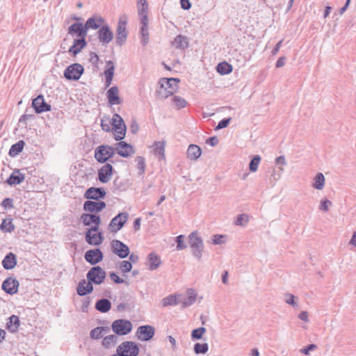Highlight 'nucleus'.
Listing matches in <instances>:
<instances>
[{"label": "nucleus", "instance_id": "f8f14e48", "mask_svg": "<svg viewBox=\"0 0 356 356\" xmlns=\"http://www.w3.org/2000/svg\"><path fill=\"white\" fill-rule=\"evenodd\" d=\"M99 42L104 46L109 44L113 39V33L108 24L102 26L97 31Z\"/></svg>", "mask_w": 356, "mask_h": 356}, {"label": "nucleus", "instance_id": "a878e982", "mask_svg": "<svg viewBox=\"0 0 356 356\" xmlns=\"http://www.w3.org/2000/svg\"><path fill=\"white\" fill-rule=\"evenodd\" d=\"M92 230L88 229L86 232V241L90 245H98L103 241V236L102 233L92 234Z\"/></svg>", "mask_w": 356, "mask_h": 356}, {"label": "nucleus", "instance_id": "393cba45", "mask_svg": "<svg viewBox=\"0 0 356 356\" xmlns=\"http://www.w3.org/2000/svg\"><path fill=\"white\" fill-rule=\"evenodd\" d=\"M25 179V175L20 172V170L15 169L13 173L6 179V183L10 186L20 184Z\"/></svg>", "mask_w": 356, "mask_h": 356}, {"label": "nucleus", "instance_id": "cd10ccee", "mask_svg": "<svg viewBox=\"0 0 356 356\" xmlns=\"http://www.w3.org/2000/svg\"><path fill=\"white\" fill-rule=\"evenodd\" d=\"M93 291V286L88 282L86 283L85 280H82L79 282L76 291L77 294L80 296H85L91 293Z\"/></svg>", "mask_w": 356, "mask_h": 356}, {"label": "nucleus", "instance_id": "ea45409f", "mask_svg": "<svg viewBox=\"0 0 356 356\" xmlns=\"http://www.w3.org/2000/svg\"><path fill=\"white\" fill-rule=\"evenodd\" d=\"M232 70V65L225 61L218 63L216 66V71L221 75L229 74Z\"/></svg>", "mask_w": 356, "mask_h": 356}, {"label": "nucleus", "instance_id": "052dcab7", "mask_svg": "<svg viewBox=\"0 0 356 356\" xmlns=\"http://www.w3.org/2000/svg\"><path fill=\"white\" fill-rule=\"evenodd\" d=\"M232 118H223L222 120H221L218 125L216 127L215 129L216 130H219V129H224L225 127H227L230 121H231Z\"/></svg>", "mask_w": 356, "mask_h": 356}, {"label": "nucleus", "instance_id": "de8ad7c7", "mask_svg": "<svg viewBox=\"0 0 356 356\" xmlns=\"http://www.w3.org/2000/svg\"><path fill=\"white\" fill-rule=\"evenodd\" d=\"M249 221V216L245 213L238 215L235 221L234 225L245 227Z\"/></svg>", "mask_w": 356, "mask_h": 356}, {"label": "nucleus", "instance_id": "603ef678", "mask_svg": "<svg viewBox=\"0 0 356 356\" xmlns=\"http://www.w3.org/2000/svg\"><path fill=\"white\" fill-rule=\"evenodd\" d=\"M184 235L182 234H180L175 238V241L177 243L176 249L177 250H182L187 248V245L184 241Z\"/></svg>", "mask_w": 356, "mask_h": 356}, {"label": "nucleus", "instance_id": "dca6fc26", "mask_svg": "<svg viewBox=\"0 0 356 356\" xmlns=\"http://www.w3.org/2000/svg\"><path fill=\"white\" fill-rule=\"evenodd\" d=\"M106 204L104 201L87 200L83 204V210L86 212L97 214L105 209Z\"/></svg>", "mask_w": 356, "mask_h": 356}, {"label": "nucleus", "instance_id": "5fc2aeb1", "mask_svg": "<svg viewBox=\"0 0 356 356\" xmlns=\"http://www.w3.org/2000/svg\"><path fill=\"white\" fill-rule=\"evenodd\" d=\"M136 162L137 163V168L140 170V175H142L145 172V161L143 156H137L136 158Z\"/></svg>", "mask_w": 356, "mask_h": 356}, {"label": "nucleus", "instance_id": "13d9d810", "mask_svg": "<svg viewBox=\"0 0 356 356\" xmlns=\"http://www.w3.org/2000/svg\"><path fill=\"white\" fill-rule=\"evenodd\" d=\"M1 205L6 209H10L14 208L13 200L10 197H6L1 202Z\"/></svg>", "mask_w": 356, "mask_h": 356}, {"label": "nucleus", "instance_id": "8fccbe9b", "mask_svg": "<svg viewBox=\"0 0 356 356\" xmlns=\"http://www.w3.org/2000/svg\"><path fill=\"white\" fill-rule=\"evenodd\" d=\"M172 102L177 109H181L186 106L187 102L184 98L179 96H174L172 98Z\"/></svg>", "mask_w": 356, "mask_h": 356}, {"label": "nucleus", "instance_id": "58836bf2", "mask_svg": "<svg viewBox=\"0 0 356 356\" xmlns=\"http://www.w3.org/2000/svg\"><path fill=\"white\" fill-rule=\"evenodd\" d=\"M165 146L164 141L155 142L153 147V152L155 156H159L160 159H165Z\"/></svg>", "mask_w": 356, "mask_h": 356}, {"label": "nucleus", "instance_id": "9d476101", "mask_svg": "<svg viewBox=\"0 0 356 356\" xmlns=\"http://www.w3.org/2000/svg\"><path fill=\"white\" fill-rule=\"evenodd\" d=\"M129 218V213L127 212L119 213L110 222L108 227L111 233H116L120 230Z\"/></svg>", "mask_w": 356, "mask_h": 356}, {"label": "nucleus", "instance_id": "f3484780", "mask_svg": "<svg viewBox=\"0 0 356 356\" xmlns=\"http://www.w3.org/2000/svg\"><path fill=\"white\" fill-rule=\"evenodd\" d=\"M84 258L90 264L95 266L103 260L104 254L99 248L91 249L86 252Z\"/></svg>", "mask_w": 356, "mask_h": 356}, {"label": "nucleus", "instance_id": "680f3d73", "mask_svg": "<svg viewBox=\"0 0 356 356\" xmlns=\"http://www.w3.org/2000/svg\"><path fill=\"white\" fill-rule=\"evenodd\" d=\"M331 204H332V202L329 200H327V199L322 200L321 202V204H320V206H319V209L322 210V211H327L328 209H329V207Z\"/></svg>", "mask_w": 356, "mask_h": 356}, {"label": "nucleus", "instance_id": "a19ab883", "mask_svg": "<svg viewBox=\"0 0 356 356\" xmlns=\"http://www.w3.org/2000/svg\"><path fill=\"white\" fill-rule=\"evenodd\" d=\"M325 185V177L323 173L318 172L314 177V182L312 184V186L317 189L321 190L323 188Z\"/></svg>", "mask_w": 356, "mask_h": 356}, {"label": "nucleus", "instance_id": "f03ea898", "mask_svg": "<svg viewBox=\"0 0 356 356\" xmlns=\"http://www.w3.org/2000/svg\"><path fill=\"white\" fill-rule=\"evenodd\" d=\"M188 243L193 256L197 260H200L202 257L204 245L202 238L197 235V232H193L188 235Z\"/></svg>", "mask_w": 356, "mask_h": 356}, {"label": "nucleus", "instance_id": "412c9836", "mask_svg": "<svg viewBox=\"0 0 356 356\" xmlns=\"http://www.w3.org/2000/svg\"><path fill=\"white\" fill-rule=\"evenodd\" d=\"M113 168L110 163H106L98 170V179L101 183H107L111 180Z\"/></svg>", "mask_w": 356, "mask_h": 356}, {"label": "nucleus", "instance_id": "4d7b16f0", "mask_svg": "<svg viewBox=\"0 0 356 356\" xmlns=\"http://www.w3.org/2000/svg\"><path fill=\"white\" fill-rule=\"evenodd\" d=\"M226 238L225 235L222 234H214L212 236V243L214 245H221L225 243V238Z\"/></svg>", "mask_w": 356, "mask_h": 356}, {"label": "nucleus", "instance_id": "4468645a", "mask_svg": "<svg viewBox=\"0 0 356 356\" xmlns=\"http://www.w3.org/2000/svg\"><path fill=\"white\" fill-rule=\"evenodd\" d=\"M155 333V329L152 325H141L137 329L136 335L143 341H147L152 339Z\"/></svg>", "mask_w": 356, "mask_h": 356}, {"label": "nucleus", "instance_id": "9b49d317", "mask_svg": "<svg viewBox=\"0 0 356 356\" xmlns=\"http://www.w3.org/2000/svg\"><path fill=\"white\" fill-rule=\"evenodd\" d=\"M67 34L76 38H86L88 31L84 24L75 22L71 24L67 29Z\"/></svg>", "mask_w": 356, "mask_h": 356}, {"label": "nucleus", "instance_id": "4c0bfd02", "mask_svg": "<svg viewBox=\"0 0 356 356\" xmlns=\"http://www.w3.org/2000/svg\"><path fill=\"white\" fill-rule=\"evenodd\" d=\"M182 295H170L161 300L163 307L175 306L179 304V298Z\"/></svg>", "mask_w": 356, "mask_h": 356}, {"label": "nucleus", "instance_id": "5701e85b", "mask_svg": "<svg viewBox=\"0 0 356 356\" xmlns=\"http://www.w3.org/2000/svg\"><path fill=\"white\" fill-rule=\"evenodd\" d=\"M197 294L194 289H188L187 290V296H183L179 298V303L181 305V308H186L195 303L196 300Z\"/></svg>", "mask_w": 356, "mask_h": 356}, {"label": "nucleus", "instance_id": "473e14b6", "mask_svg": "<svg viewBox=\"0 0 356 356\" xmlns=\"http://www.w3.org/2000/svg\"><path fill=\"white\" fill-rule=\"evenodd\" d=\"M172 45L176 49H185L188 47L187 37L183 35H178L172 42Z\"/></svg>", "mask_w": 356, "mask_h": 356}, {"label": "nucleus", "instance_id": "4be33fe9", "mask_svg": "<svg viewBox=\"0 0 356 356\" xmlns=\"http://www.w3.org/2000/svg\"><path fill=\"white\" fill-rule=\"evenodd\" d=\"M86 46H87L86 38H74L73 40L72 45L70 47L68 52L72 56H76Z\"/></svg>", "mask_w": 356, "mask_h": 356}, {"label": "nucleus", "instance_id": "774afa93", "mask_svg": "<svg viewBox=\"0 0 356 356\" xmlns=\"http://www.w3.org/2000/svg\"><path fill=\"white\" fill-rule=\"evenodd\" d=\"M90 61L93 64L97 65L99 62V56L95 52L90 53Z\"/></svg>", "mask_w": 356, "mask_h": 356}, {"label": "nucleus", "instance_id": "aec40b11", "mask_svg": "<svg viewBox=\"0 0 356 356\" xmlns=\"http://www.w3.org/2000/svg\"><path fill=\"white\" fill-rule=\"evenodd\" d=\"M106 195V193L103 188L90 187L84 193V197L87 200H93L101 201Z\"/></svg>", "mask_w": 356, "mask_h": 356}, {"label": "nucleus", "instance_id": "c85d7f7f", "mask_svg": "<svg viewBox=\"0 0 356 356\" xmlns=\"http://www.w3.org/2000/svg\"><path fill=\"white\" fill-rule=\"evenodd\" d=\"M17 264L16 255L13 252L8 253L2 261V266L6 270H11Z\"/></svg>", "mask_w": 356, "mask_h": 356}, {"label": "nucleus", "instance_id": "f257e3e1", "mask_svg": "<svg viewBox=\"0 0 356 356\" xmlns=\"http://www.w3.org/2000/svg\"><path fill=\"white\" fill-rule=\"evenodd\" d=\"M179 81L177 78H162L159 83L160 89L156 90V93L162 98H167L173 95L178 88L177 83Z\"/></svg>", "mask_w": 356, "mask_h": 356}, {"label": "nucleus", "instance_id": "bb28decb", "mask_svg": "<svg viewBox=\"0 0 356 356\" xmlns=\"http://www.w3.org/2000/svg\"><path fill=\"white\" fill-rule=\"evenodd\" d=\"M105 22V20L102 17L93 16L88 18L84 24L87 31L90 29H99L102 25Z\"/></svg>", "mask_w": 356, "mask_h": 356}, {"label": "nucleus", "instance_id": "423d86ee", "mask_svg": "<svg viewBox=\"0 0 356 356\" xmlns=\"http://www.w3.org/2000/svg\"><path fill=\"white\" fill-rule=\"evenodd\" d=\"M113 130L117 133L115 139L116 140H122L125 137L127 127L125 123L122 118V117L118 114L115 113L111 118V124Z\"/></svg>", "mask_w": 356, "mask_h": 356}, {"label": "nucleus", "instance_id": "c756f323", "mask_svg": "<svg viewBox=\"0 0 356 356\" xmlns=\"http://www.w3.org/2000/svg\"><path fill=\"white\" fill-rule=\"evenodd\" d=\"M148 268L149 270H154L158 268L161 264V257L154 252H150L147 256Z\"/></svg>", "mask_w": 356, "mask_h": 356}, {"label": "nucleus", "instance_id": "f704fd0d", "mask_svg": "<svg viewBox=\"0 0 356 356\" xmlns=\"http://www.w3.org/2000/svg\"><path fill=\"white\" fill-rule=\"evenodd\" d=\"M25 145V142L22 140H20L16 143L12 145L8 152L9 156L11 157H15L18 155L23 151Z\"/></svg>", "mask_w": 356, "mask_h": 356}, {"label": "nucleus", "instance_id": "ddd939ff", "mask_svg": "<svg viewBox=\"0 0 356 356\" xmlns=\"http://www.w3.org/2000/svg\"><path fill=\"white\" fill-rule=\"evenodd\" d=\"M113 252L121 259L127 257L129 254V248L119 240H113L111 242Z\"/></svg>", "mask_w": 356, "mask_h": 356}, {"label": "nucleus", "instance_id": "6e6d98bb", "mask_svg": "<svg viewBox=\"0 0 356 356\" xmlns=\"http://www.w3.org/2000/svg\"><path fill=\"white\" fill-rule=\"evenodd\" d=\"M113 188L115 191H123L126 189V186L122 183V181L119 178H116L113 181Z\"/></svg>", "mask_w": 356, "mask_h": 356}, {"label": "nucleus", "instance_id": "20e7f679", "mask_svg": "<svg viewBox=\"0 0 356 356\" xmlns=\"http://www.w3.org/2000/svg\"><path fill=\"white\" fill-rule=\"evenodd\" d=\"M115 149L108 145H102L98 146L95 150V159L98 163H104L107 161L114 163L113 160H110L115 154Z\"/></svg>", "mask_w": 356, "mask_h": 356}, {"label": "nucleus", "instance_id": "7c9ffc66", "mask_svg": "<svg viewBox=\"0 0 356 356\" xmlns=\"http://www.w3.org/2000/svg\"><path fill=\"white\" fill-rule=\"evenodd\" d=\"M111 302L108 299L101 298L96 302L95 308L102 313H106L111 309Z\"/></svg>", "mask_w": 356, "mask_h": 356}, {"label": "nucleus", "instance_id": "e433bc0d", "mask_svg": "<svg viewBox=\"0 0 356 356\" xmlns=\"http://www.w3.org/2000/svg\"><path fill=\"white\" fill-rule=\"evenodd\" d=\"M19 322L18 316L15 315L10 316L6 323V329L12 333L15 332L19 326Z\"/></svg>", "mask_w": 356, "mask_h": 356}, {"label": "nucleus", "instance_id": "3c124183", "mask_svg": "<svg viewBox=\"0 0 356 356\" xmlns=\"http://www.w3.org/2000/svg\"><path fill=\"white\" fill-rule=\"evenodd\" d=\"M140 35L142 36L141 43L143 46H145L149 42L148 26H141Z\"/></svg>", "mask_w": 356, "mask_h": 356}, {"label": "nucleus", "instance_id": "1a4fd4ad", "mask_svg": "<svg viewBox=\"0 0 356 356\" xmlns=\"http://www.w3.org/2000/svg\"><path fill=\"white\" fill-rule=\"evenodd\" d=\"M84 72V67L79 63L69 65L64 71V77L70 81H77Z\"/></svg>", "mask_w": 356, "mask_h": 356}, {"label": "nucleus", "instance_id": "0e129e2a", "mask_svg": "<svg viewBox=\"0 0 356 356\" xmlns=\"http://www.w3.org/2000/svg\"><path fill=\"white\" fill-rule=\"evenodd\" d=\"M137 7L138 15H141L143 13H147L148 4L146 1H144V3H143L142 5L137 6Z\"/></svg>", "mask_w": 356, "mask_h": 356}, {"label": "nucleus", "instance_id": "a211bd4d", "mask_svg": "<svg viewBox=\"0 0 356 356\" xmlns=\"http://www.w3.org/2000/svg\"><path fill=\"white\" fill-rule=\"evenodd\" d=\"M115 144V152L123 158H128L135 153L134 147L124 141L118 140Z\"/></svg>", "mask_w": 356, "mask_h": 356}, {"label": "nucleus", "instance_id": "2eb2a0df", "mask_svg": "<svg viewBox=\"0 0 356 356\" xmlns=\"http://www.w3.org/2000/svg\"><path fill=\"white\" fill-rule=\"evenodd\" d=\"M19 286V281L16 278L10 276L3 282L1 289L6 293L13 295L17 293Z\"/></svg>", "mask_w": 356, "mask_h": 356}, {"label": "nucleus", "instance_id": "49530a36", "mask_svg": "<svg viewBox=\"0 0 356 356\" xmlns=\"http://www.w3.org/2000/svg\"><path fill=\"white\" fill-rule=\"evenodd\" d=\"M111 119L109 116L104 115L101 119L102 129L106 132H109L111 130Z\"/></svg>", "mask_w": 356, "mask_h": 356}, {"label": "nucleus", "instance_id": "338daca9", "mask_svg": "<svg viewBox=\"0 0 356 356\" xmlns=\"http://www.w3.org/2000/svg\"><path fill=\"white\" fill-rule=\"evenodd\" d=\"M206 143L214 147L218 143V138L217 136L209 137L207 139Z\"/></svg>", "mask_w": 356, "mask_h": 356}, {"label": "nucleus", "instance_id": "39448f33", "mask_svg": "<svg viewBox=\"0 0 356 356\" xmlns=\"http://www.w3.org/2000/svg\"><path fill=\"white\" fill-rule=\"evenodd\" d=\"M106 273L105 270L99 266H92L87 273V280L92 285H99L102 284L106 279Z\"/></svg>", "mask_w": 356, "mask_h": 356}, {"label": "nucleus", "instance_id": "6ab92c4d", "mask_svg": "<svg viewBox=\"0 0 356 356\" xmlns=\"http://www.w3.org/2000/svg\"><path fill=\"white\" fill-rule=\"evenodd\" d=\"M32 107L36 113H42L51 111V105L45 102L42 95H38L32 100Z\"/></svg>", "mask_w": 356, "mask_h": 356}, {"label": "nucleus", "instance_id": "6e6552de", "mask_svg": "<svg viewBox=\"0 0 356 356\" xmlns=\"http://www.w3.org/2000/svg\"><path fill=\"white\" fill-rule=\"evenodd\" d=\"M81 220L85 226H90L89 229L93 232H97L101 224V218L98 214L92 213H83L81 215Z\"/></svg>", "mask_w": 356, "mask_h": 356}, {"label": "nucleus", "instance_id": "c9c22d12", "mask_svg": "<svg viewBox=\"0 0 356 356\" xmlns=\"http://www.w3.org/2000/svg\"><path fill=\"white\" fill-rule=\"evenodd\" d=\"M110 332L108 327H97L92 329L90 332V336L93 339H99L103 337V335Z\"/></svg>", "mask_w": 356, "mask_h": 356}, {"label": "nucleus", "instance_id": "bf43d9fd", "mask_svg": "<svg viewBox=\"0 0 356 356\" xmlns=\"http://www.w3.org/2000/svg\"><path fill=\"white\" fill-rule=\"evenodd\" d=\"M109 276L113 282L115 284H122L125 283L127 285H129V282L124 281L123 279L120 278L117 273L115 272H111L109 273Z\"/></svg>", "mask_w": 356, "mask_h": 356}, {"label": "nucleus", "instance_id": "864d4df0", "mask_svg": "<svg viewBox=\"0 0 356 356\" xmlns=\"http://www.w3.org/2000/svg\"><path fill=\"white\" fill-rule=\"evenodd\" d=\"M120 270L122 273H127L131 270L132 264L129 261L124 260L120 263Z\"/></svg>", "mask_w": 356, "mask_h": 356}, {"label": "nucleus", "instance_id": "37998d69", "mask_svg": "<svg viewBox=\"0 0 356 356\" xmlns=\"http://www.w3.org/2000/svg\"><path fill=\"white\" fill-rule=\"evenodd\" d=\"M193 350L196 355L206 354L209 350V345L207 343H196L194 345Z\"/></svg>", "mask_w": 356, "mask_h": 356}, {"label": "nucleus", "instance_id": "69168bd1", "mask_svg": "<svg viewBox=\"0 0 356 356\" xmlns=\"http://www.w3.org/2000/svg\"><path fill=\"white\" fill-rule=\"evenodd\" d=\"M286 300H285V302L290 305H292L293 307H296L297 305L296 302H295V296H293V294L291 293H286Z\"/></svg>", "mask_w": 356, "mask_h": 356}, {"label": "nucleus", "instance_id": "79ce46f5", "mask_svg": "<svg viewBox=\"0 0 356 356\" xmlns=\"http://www.w3.org/2000/svg\"><path fill=\"white\" fill-rule=\"evenodd\" d=\"M118 337L115 334H111L105 337L102 341V346L106 348H110L116 344Z\"/></svg>", "mask_w": 356, "mask_h": 356}, {"label": "nucleus", "instance_id": "7ed1b4c3", "mask_svg": "<svg viewBox=\"0 0 356 356\" xmlns=\"http://www.w3.org/2000/svg\"><path fill=\"white\" fill-rule=\"evenodd\" d=\"M127 17L125 14L120 16L115 35V44L118 47H122L127 41L128 36V31L127 30Z\"/></svg>", "mask_w": 356, "mask_h": 356}, {"label": "nucleus", "instance_id": "72a5a7b5", "mask_svg": "<svg viewBox=\"0 0 356 356\" xmlns=\"http://www.w3.org/2000/svg\"><path fill=\"white\" fill-rule=\"evenodd\" d=\"M202 154L201 148L194 144H191L188 146L187 149V156L191 160H197Z\"/></svg>", "mask_w": 356, "mask_h": 356}, {"label": "nucleus", "instance_id": "e2e57ef3", "mask_svg": "<svg viewBox=\"0 0 356 356\" xmlns=\"http://www.w3.org/2000/svg\"><path fill=\"white\" fill-rule=\"evenodd\" d=\"M317 348V346L314 343L309 344L304 348L300 350V352L305 355H309L310 351H312Z\"/></svg>", "mask_w": 356, "mask_h": 356}, {"label": "nucleus", "instance_id": "c03bdc74", "mask_svg": "<svg viewBox=\"0 0 356 356\" xmlns=\"http://www.w3.org/2000/svg\"><path fill=\"white\" fill-rule=\"evenodd\" d=\"M261 159V158L259 155H254L252 157L249 163V170L250 172H254L257 170Z\"/></svg>", "mask_w": 356, "mask_h": 356}, {"label": "nucleus", "instance_id": "0eeeda50", "mask_svg": "<svg viewBox=\"0 0 356 356\" xmlns=\"http://www.w3.org/2000/svg\"><path fill=\"white\" fill-rule=\"evenodd\" d=\"M132 323L129 320L117 319L111 324L113 332L117 335L123 336L130 333L132 330Z\"/></svg>", "mask_w": 356, "mask_h": 356}, {"label": "nucleus", "instance_id": "a18cd8bd", "mask_svg": "<svg viewBox=\"0 0 356 356\" xmlns=\"http://www.w3.org/2000/svg\"><path fill=\"white\" fill-rule=\"evenodd\" d=\"M0 229L4 232H12L15 229V226L12 223V220L10 219L8 220L7 219H4L0 225Z\"/></svg>", "mask_w": 356, "mask_h": 356}, {"label": "nucleus", "instance_id": "b1692460", "mask_svg": "<svg viewBox=\"0 0 356 356\" xmlns=\"http://www.w3.org/2000/svg\"><path fill=\"white\" fill-rule=\"evenodd\" d=\"M108 102L111 105H118L122 104V100L119 96V90L117 86H113L109 88L106 93Z\"/></svg>", "mask_w": 356, "mask_h": 356}, {"label": "nucleus", "instance_id": "09e8293b", "mask_svg": "<svg viewBox=\"0 0 356 356\" xmlns=\"http://www.w3.org/2000/svg\"><path fill=\"white\" fill-rule=\"evenodd\" d=\"M207 330L204 327H200L194 329L191 332V338L193 340H200L202 338L203 334L206 332Z\"/></svg>", "mask_w": 356, "mask_h": 356}, {"label": "nucleus", "instance_id": "2f4dec72", "mask_svg": "<svg viewBox=\"0 0 356 356\" xmlns=\"http://www.w3.org/2000/svg\"><path fill=\"white\" fill-rule=\"evenodd\" d=\"M106 70L104 71V74L106 77L105 84L106 86H109L113 80V77L114 75L115 65L113 61L108 60L106 62Z\"/></svg>", "mask_w": 356, "mask_h": 356}]
</instances>
